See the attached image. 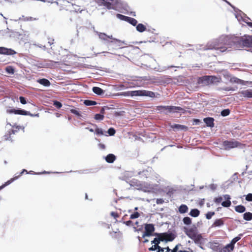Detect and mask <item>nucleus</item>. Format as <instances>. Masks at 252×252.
I'll return each instance as SVG.
<instances>
[{"label": "nucleus", "mask_w": 252, "mask_h": 252, "mask_svg": "<svg viewBox=\"0 0 252 252\" xmlns=\"http://www.w3.org/2000/svg\"><path fill=\"white\" fill-rule=\"evenodd\" d=\"M237 36L235 35H221L214 39L204 46L203 50H216L219 53H223L228 51V48H237Z\"/></svg>", "instance_id": "obj_1"}, {"label": "nucleus", "mask_w": 252, "mask_h": 252, "mask_svg": "<svg viewBox=\"0 0 252 252\" xmlns=\"http://www.w3.org/2000/svg\"><path fill=\"white\" fill-rule=\"evenodd\" d=\"M116 96H149L151 98L158 97L160 94L158 93H155L152 91L139 90L136 91H128L125 92H121L117 93L115 94Z\"/></svg>", "instance_id": "obj_2"}, {"label": "nucleus", "mask_w": 252, "mask_h": 252, "mask_svg": "<svg viewBox=\"0 0 252 252\" xmlns=\"http://www.w3.org/2000/svg\"><path fill=\"white\" fill-rule=\"evenodd\" d=\"M221 81L220 77H217L213 75H204L198 77L197 79V84L202 86H209L214 85L220 82Z\"/></svg>", "instance_id": "obj_3"}, {"label": "nucleus", "mask_w": 252, "mask_h": 252, "mask_svg": "<svg viewBox=\"0 0 252 252\" xmlns=\"http://www.w3.org/2000/svg\"><path fill=\"white\" fill-rule=\"evenodd\" d=\"M156 110L158 111L159 113L165 115L178 112L184 113V109L183 108L175 106H157Z\"/></svg>", "instance_id": "obj_4"}, {"label": "nucleus", "mask_w": 252, "mask_h": 252, "mask_svg": "<svg viewBox=\"0 0 252 252\" xmlns=\"http://www.w3.org/2000/svg\"><path fill=\"white\" fill-rule=\"evenodd\" d=\"M237 48L243 47H252V36H237Z\"/></svg>", "instance_id": "obj_5"}, {"label": "nucleus", "mask_w": 252, "mask_h": 252, "mask_svg": "<svg viewBox=\"0 0 252 252\" xmlns=\"http://www.w3.org/2000/svg\"><path fill=\"white\" fill-rule=\"evenodd\" d=\"M6 112L9 114H14L16 115H21L24 116H30L31 117H39V114H32L31 113L30 111H26L24 109L21 108H17V109H7Z\"/></svg>", "instance_id": "obj_6"}, {"label": "nucleus", "mask_w": 252, "mask_h": 252, "mask_svg": "<svg viewBox=\"0 0 252 252\" xmlns=\"http://www.w3.org/2000/svg\"><path fill=\"white\" fill-rule=\"evenodd\" d=\"M144 225L145 232L143 234L142 238L152 236L155 230L154 225L153 223H145Z\"/></svg>", "instance_id": "obj_7"}, {"label": "nucleus", "mask_w": 252, "mask_h": 252, "mask_svg": "<svg viewBox=\"0 0 252 252\" xmlns=\"http://www.w3.org/2000/svg\"><path fill=\"white\" fill-rule=\"evenodd\" d=\"M235 17L237 19L238 21L242 20L245 23H246L248 26L252 28V22H249V20H250V18L246 16V15L242 12L241 11H239V13L235 14Z\"/></svg>", "instance_id": "obj_8"}, {"label": "nucleus", "mask_w": 252, "mask_h": 252, "mask_svg": "<svg viewBox=\"0 0 252 252\" xmlns=\"http://www.w3.org/2000/svg\"><path fill=\"white\" fill-rule=\"evenodd\" d=\"M240 143L235 140L224 141L222 143V145L225 150H229L230 149L238 147Z\"/></svg>", "instance_id": "obj_9"}, {"label": "nucleus", "mask_w": 252, "mask_h": 252, "mask_svg": "<svg viewBox=\"0 0 252 252\" xmlns=\"http://www.w3.org/2000/svg\"><path fill=\"white\" fill-rule=\"evenodd\" d=\"M152 168L150 167H148L146 169L138 172V175H139L141 178H147L152 175Z\"/></svg>", "instance_id": "obj_10"}, {"label": "nucleus", "mask_w": 252, "mask_h": 252, "mask_svg": "<svg viewBox=\"0 0 252 252\" xmlns=\"http://www.w3.org/2000/svg\"><path fill=\"white\" fill-rule=\"evenodd\" d=\"M184 232L192 240L194 238L196 235L198 234L196 233V227L194 226L193 227L190 228L189 229H187L186 227L184 228Z\"/></svg>", "instance_id": "obj_11"}, {"label": "nucleus", "mask_w": 252, "mask_h": 252, "mask_svg": "<svg viewBox=\"0 0 252 252\" xmlns=\"http://www.w3.org/2000/svg\"><path fill=\"white\" fill-rule=\"evenodd\" d=\"M16 52L11 48H7L4 47H0V54L4 55H14Z\"/></svg>", "instance_id": "obj_12"}, {"label": "nucleus", "mask_w": 252, "mask_h": 252, "mask_svg": "<svg viewBox=\"0 0 252 252\" xmlns=\"http://www.w3.org/2000/svg\"><path fill=\"white\" fill-rule=\"evenodd\" d=\"M209 247L214 252H221V245L218 242H212L209 243Z\"/></svg>", "instance_id": "obj_13"}, {"label": "nucleus", "mask_w": 252, "mask_h": 252, "mask_svg": "<svg viewBox=\"0 0 252 252\" xmlns=\"http://www.w3.org/2000/svg\"><path fill=\"white\" fill-rule=\"evenodd\" d=\"M229 81L231 83L241 84L243 86L247 85L248 84V81H244L235 76L231 77V76H229Z\"/></svg>", "instance_id": "obj_14"}, {"label": "nucleus", "mask_w": 252, "mask_h": 252, "mask_svg": "<svg viewBox=\"0 0 252 252\" xmlns=\"http://www.w3.org/2000/svg\"><path fill=\"white\" fill-rule=\"evenodd\" d=\"M163 236L166 238V239H164V241L166 242L172 241L176 237V235L174 233L171 232L163 233Z\"/></svg>", "instance_id": "obj_15"}, {"label": "nucleus", "mask_w": 252, "mask_h": 252, "mask_svg": "<svg viewBox=\"0 0 252 252\" xmlns=\"http://www.w3.org/2000/svg\"><path fill=\"white\" fill-rule=\"evenodd\" d=\"M192 240H193L194 243L197 245H203L204 243V239L200 234H198L196 235L194 238L192 239Z\"/></svg>", "instance_id": "obj_16"}, {"label": "nucleus", "mask_w": 252, "mask_h": 252, "mask_svg": "<svg viewBox=\"0 0 252 252\" xmlns=\"http://www.w3.org/2000/svg\"><path fill=\"white\" fill-rule=\"evenodd\" d=\"M214 119L212 117H206L203 119L204 122L208 127H213L214 126Z\"/></svg>", "instance_id": "obj_17"}, {"label": "nucleus", "mask_w": 252, "mask_h": 252, "mask_svg": "<svg viewBox=\"0 0 252 252\" xmlns=\"http://www.w3.org/2000/svg\"><path fill=\"white\" fill-rule=\"evenodd\" d=\"M98 35L99 38L104 41H105V43H110L111 40H108L107 39L108 35L104 32H95Z\"/></svg>", "instance_id": "obj_18"}, {"label": "nucleus", "mask_w": 252, "mask_h": 252, "mask_svg": "<svg viewBox=\"0 0 252 252\" xmlns=\"http://www.w3.org/2000/svg\"><path fill=\"white\" fill-rule=\"evenodd\" d=\"M170 127L173 129H176L178 130L187 131L188 129V126L179 124H174L170 125Z\"/></svg>", "instance_id": "obj_19"}, {"label": "nucleus", "mask_w": 252, "mask_h": 252, "mask_svg": "<svg viewBox=\"0 0 252 252\" xmlns=\"http://www.w3.org/2000/svg\"><path fill=\"white\" fill-rule=\"evenodd\" d=\"M239 93L241 94V96L245 97L252 98V90L251 89L243 90Z\"/></svg>", "instance_id": "obj_20"}, {"label": "nucleus", "mask_w": 252, "mask_h": 252, "mask_svg": "<svg viewBox=\"0 0 252 252\" xmlns=\"http://www.w3.org/2000/svg\"><path fill=\"white\" fill-rule=\"evenodd\" d=\"M106 161L109 163H112L116 160V157L113 154H109L104 157Z\"/></svg>", "instance_id": "obj_21"}, {"label": "nucleus", "mask_w": 252, "mask_h": 252, "mask_svg": "<svg viewBox=\"0 0 252 252\" xmlns=\"http://www.w3.org/2000/svg\"><path fill=\"white\" fill-rule=\"evenodd\" d=\"M93 92L98 95H103L105 94V91L98 87H94L92 88Z\"/></svg>", "instance_id": "obj_22"}, {"label": "nucleus", "mask_w": 252, "mask_h": 252, "mask_svg": "<svg viewBox=\"0 0 252 252\" xmlns=\"http://www.w3.org/2000/svg\"><path fill=\"white\" fill-rule=\"evenodd\" d=\"M55 64L60 65L61 62L49 60V63H47L43 64V66L44 67L52 68L53 67L55 66Z\"/></svg>", "instance_id": "obj_23"}, {"label": "nucleus", "mask_w": 252, "mask_h": 252, "mask_svg": "<svg viewBox=\"0 0 252 252\" xmlns=\"http://www.w3.org/2000/svg\"><path fill=\"white\" fill-rule=\"evenodd\" d=\"M37 82L45 87H49L51 85L49 80L46 78L39 79L37 80Z\"/></svg>", "instance_id": "obj_24"}, {"label": "nucleus", "mask_w": 252, "mask_h": 252, "mask_svg": "<svg viewBox=\"0 0 252 252\" xmlns=\"http://www.w3.org/2000/svg\"><path fill=\"white\" fill-rule=\"evenodd\" d=\"M103 4L108 9H113L112 6L114 0H102Z\"/></svg>", "instance_id": "obj_25"}, {"label": "nucleus", "mask_w": 252, "mask_h": 252, "mask_svg": "<svg viewBox=\"0 0 252 252\" xmlns=\"http://www.w3.org/2000/svg\"><path fill=\"white\" fill-rule=\"evenodd\" d=\"M224 224L223 218L217 219L215 220L214 222L212 225V227H220Z\"/></svg>", "instance_id": "obj_26"}, {"label": "nucleus", "mask_w": 252, "mask_h": 252, "mask_svg": "<svg viewBox=\"0 0 252 252\" xmlns=\"http://www.w3.org/2000/svg\"><path fill=\"white\" fill-rule=\"evenodd\" d=\"M188 207L185 204H182L178 208V211L180 214H185L188 212Z\"/></svg>", "instance_id": "obj_27"}, {"label": "nucleus", "mask_w": 252, "mask_h": 252, "mask_svg": "<svg viewBox=\"0 0 252 252\" xmlns=\"http://www.w3.org/2000/svg\"><path fill=\"white\" fill-rule=\"evenodd\" d=\"M110 43H113L116 47H121L122 45V44L127 45L125 41H122L117 39H114V40H111Z\"/></svg>", "instance_id": "obj_28"}, {"label": "nucleus", "mask_w": 252, "mask_h": 252, "mask_svg": "<svg viewBox=\"0 0 252 252\" xmlns=\"http://www.w3.org/2000/svg\"><path fill=\"white\" fill-rule=\"evenodd\" d=\"M129 184L130 186L133 187H141L142 186L140 182L135 179L130 180Z\"/></svg>", "instance_id": "obj_29"}, {"label": "nucleus", "mask_w": 252, "mask_h": 252, "mask_svg": "<svg viewBox=\"0 0 252 252\" xmlns=\"http://www.w3.org/2000/svg\"><path fill=\"white\" fill-rule=\"evenodd\" d=\"M189 215L194 218L197 217L200 215V211L196 208L192 209L189 213Z\"/></svg>", "instance_id": "obj_30"}, {"label": "nucleus", "mask_w": 252, "mask_h": 252, "mask_svg": "<svg viewBox=\"0 0 252 252\" xmlns=\"http://www.w3.org/2000/svg\"><path fill=\"white\" fill-rule=\"evenodd\" d=\"M234 248L229 244H227L225 246L221 248V252H231Z\"/></svg>", "instance_id": "obj_31"}, {"label": "nucleus", "mask_w": 252, "mask_h": 252, "mask_svg": "<svg viewBox=\"0 0 252 252\" xmlns=\"http://www.w3.org/2000/svg\"><path fill=\"white\" fill-rule=\"evenodd\" d=\"M243 234H240L238 236L235 237L234 238L230 243H229L233 248H234V245L236 243H237L238 241H239L241 237L242 236Z\"/></svg>", "instance_id": "obj_32"}, {"label": "nucleus", "mask_w": 252, "mask_h": 252, "mask_svg": "<svg viewBox=\"0 0 252 252\" xmlns=\"http://www.w3.org/2000/svg\"><path fill=\"white\" fill-rule=\"evenodd\" d=\"M18 179V177H15L14 178H11L9 180L7 181L4 184L0 186V190L5 188L6 186L10 185L11 183L14 181L15 180Z\"/></svg>", "instance_id": "obj_33"}, {"label": "nucleus", "mask_w": 252, "mask_h": 252, "mask_svg": "<svg viewBox=\"0 0 252 252\" xmlns=\"http://www.w3.org/2000/svg\"><path fill=\"white\" fill-rule=\"evenodd\" d=\"M246 209V207L242 205H239L235 207V211L239 213L245 212Z\"/></svg>", "instance_id": "obj_34"}, {"label": "nucleus", "mask_w": 252, "mask_h": 252, "mask_svg": "<svg viewBox=\"0 0 252 252\" xmlns=\"http://www.w3.org/2000/svg\"><path fill=\"white\" fill-rule=\"evenodd\" d=\"M136 27V29L137 31L140 32H143L146 31V28L145 25H144L143 24H137Z\"/></svg>", "instance_id": "obj_35"}, {"label": "nucleus", "mask_w": 252, "mask_h": 252, "mask_svg": "<svg viewBox=\"0 0 252 252\" xmlns=\"http://www.w3.org/2000/svg\"><path fill=\"white\" fill-rule=\"evenodd\" d=\"M133 175V174L132 173L129 171H126L124 173V176L120 177V179H122V180H125L127 182L126 180L128 179L129 177H132Z\"/></svg>", "instance_id": "obj_36"}, {"label": "nucleus", "mask_w": 252, "mask_h": 252, "mask_svg": "<svg viewBox=\"0 0 252 252\" xmlns=\"http://www.w3.org/2000/svg\"><path fill=\"white\" fill-rule=\"evenodd\" d=\"M243 219L247 221L252 220V213L248 212L243 214Z\"/></svg>", "instance_id": "obj_37"}, {"label": "nucleus", "mask_w": 252, "mask_h": 252, "mask_svg": "<svg viewBox=\"0 0 252 252\" xmlns=\"http://www.w3.org/2000/svg\"><path fill=\"white\" fill-rule=\"evenodd\" d=\"M84 104L86 106H92L95 105L97 104V102L94 100L86 99L84 101Z\"/></svg>", "instance_id": "obj_38"}, {"label": "nucleus", "mask_w": 252, "mask_h": 252, "mask_svg": "<svg viewBox=\"0 0 252 252\" xmlns=\"http://www.w3.org/2000/svg\"><path fill=\"white\" fill-rule=\"evenodd\" d=\"M126 22L133 26H135L137 24V21L135 19L130 17H128Z\"/></svg>", "instance_id": "obj_39"}, {"label": "nucleus", "mask_w": 252, "mask_h": 252, "mask_svg": "<svg viewBox=\"0 0 252 252\" xmlns=\"http://www.w3.org/2000/svg\"><path fill=\"white\" fill-rule=\"evenodd\" d=\"M5 71L10 74H13L14 73V68L12 66H7L5 68Z\"/></svg>", "instance_id": "obj_40"}, {"label": "nucleus", "mask_w": 252, "mask_h": 252, "mask_svg": "<svg viewBox=\"0 0 252 252\" xmlns=\"http://www.w3.org/2000/svg\"><path fill=\"white\" fill-rule=\"evenodd\" d=\"M183 221L185 224L188 225L191 223V219L189 217H186L183 218Z\"/></svg>", "instance_id": "obj_41"}, {"label": "nucleus", "mask_w": 252, "mask_h": 252, "mask_svg": "<svg viewBox=\"0 0 252 252\" xmlns=\"http://www.w3.org/2000/svg\"><path fill=\"white\" fill-rule=\"evenodd\" d=\"M11 133L9 130H8L4 135V139L5 140H9L11 142H13V140L11 138Z\"/></svg>", "instance_id": "obj_42"}, {"label": "nucleus", "mask_w": 252, "mask_h": 252, "mask_svg": "<svg viewBox=\"0 0 252 252\" xmlns=\"http://www.w3.org/2000/svg\"><path fill=\"white\" fill-rule=\"evenodd\" d=\"M154 242H155V245H159L160 242L164 241V239L161 238V237H155L154 239Z\"/></svg>", "instance_id": "obj_43"}, {"label": "nucleus", "mask_w": 252, "mask_h": 252, "mask_svg": "<svg viewBox=\"0 0 252 252\" xmlns=\"http://www.w3.org/2000/svg\"><path fill=\"white\" fill-rule=\"evenodd\" d=\"M230 111L229 109H225L221 111L220 115L223 117H225L229 115Z\"/></svg>", "instance_id": "obj_44"}, {"label": "nucleus", "mask_w": 252, "mask_h": 252, "mask_svg": "<svg viewBox=\"0 0 252 252\" xmlns=\"http://www.w3.org/2000/svg\"><path fill=\"white\" fill-rule=\"evenodd\" d=\"M104 118V115L100 114H96L94 116V119L97 121H102L103 120Z\"/></svg>", "instance_id": "obj_45"}, {"label": "nucleus", "mask_w": 252, "mask_h": 252, "mask_svg": "<svg viewBox=\"0 0 252 252\" xmlns=\"http://www.w3.org/2000/svg\"><path fill=\"white\" fill-rule=\"evenodd\" d=\"M231 204L230 200H225L221 202V205L224 207H229Z\"/></svg>", "instance_id": "obj_46"}, {"label": "nucleus", "mask_w": 252, "mask_h": 252, "mask_svg": "<svg viewBox=\"0 0 252 252\" xmlns=\"http://www.w3.org/2000/svg\"><path fill=\"white\" fill-rule=\"evenodd\" d=\"M53 105L58 109L61 108L62 107V103L57 100L53 101Z\"/></svg>", "instance_id": "obj_47"}, {"label": "nucleus", "mask_w": 252, "mask_h": 252, "mask_svg": "<svg viewBox=\"0 0 252 252\" xmlns=\"http://www.w3.org/2000/svg\"><path fill=\"white\" fill-rule=\"evenodd\" d=\"M140 216V214L138 212H135L130 216V219H135L138 218Z\"/></svg>", "instance_id": "obj_48"}, {"label": "nucleus", "mask_w": 252, "mask_h": 252, "mask_svg": "<svg viewBox=\"0 0 252 252\" xmlns=\"http://www.w3.org/2000/svg\"><path fill=\"white\" fill-rule=\"evenodd\" d=\"M107 133L110 136H113L116 133V130L113 127H110L108 129Z\"/></svg>", "instance_id": "obj_49"}, {"label": "nucleus", "mask_w": 252, "mask_h": 252, "mask_svg": "<svg viewBox=\"0 0 252 252\" xmlns=\"http://www.w3.org/2000/svg\"><path fill=\"white\" fill-rule=\"evenodd\" d=\"M70 111L71 113L77 116L78 117H81V115L79 112L75 109H71Z\"/></svg>", "instance_id": "obj_50"}, {"label": "nucleus", "mask_w": 252, "mask_h": 252, "mask_svg": "<svg viewBox=\"0 0 252 252\" xmlns=\"http://www.w3.org/2000/svg\"><path fill=\"white\" fill-rule=\"evenodd\" d=\"M117 17L120 18L121 20H123V21H125L126 22L127 21V19L128 18V16H126L120 14H118L117 15Z\"/></svg>", "instance_id": "obj_51"}, {"label": "nucleus", "mask_w": 252, "mask_h": 252, "mask_svg": "<svg viewBox=\"0 0 252 252\" xmlns=\"http://www.w3.org/2000/svg\"><path fill=\"white\" fill-rule=\"evenodd\" d=\"M214 215H215L214 212H208L206 214V218L208 220H210L212 218L213 216H214Z\"/></svg>", "instance_id": "obj_52"}, {"label": "nucleus", "mask_w": 252, "mask_h": 252, "mask_svg": "<svg viewBox=\"0 0 252 252\" xmlns=\"http://www.w3.org/2000/svg\"><path fill=\"white\" fill-rule=\"evenodd\" d=\"M246 200L249 202L252 201V193H249L246 195Z\"/></svg>", "instance_id": "obj_53"}, {"label": "nucleus", "mask_w": 252, "mask_h": 252, "mask_svg": "<svg viewBox=\"0 0 252 252\" xmlns=\"http://www.w3.org/2000/svg\"><path fill=\"white\" fill-rule=\"evenodd\" d=\"M222 200V198L221 196H219L218 197H215L214 200V202L217 204L220 203Z\"/></svg>", "instance_id": "obj_54"}, {"label": "nucleus", "mask_w": 252, "mask_h": 252, "mask_svg": "<svg viewBox=\"0 0 252 252\" xmlns=\"http://www.w3.org/2000/svg\"><path fill=\"white\" fill-rule=\"evenodd\" d=\"M19 100H20V102L23 104H25L27 103V100H26V99L25 97L24 96H20L19 97Z\"/></svg>", "instance_id": "obj_55"}, {"label": "nucleus", "mask_w": 252, "mask_h": 252, "mask_svg": "<svg viewBox=\"0 0 252 252\" xmlns=\"http://www.w3.org/2000/svg\"><path fill=\"white\" fill-rule=\"evenodd\" d=\"M95 132L96 134H100V135L103 134V131L101 128L96 127V128L95 129Z\"/></svg>", "instance_id": "obj_56"}, {"label": "nucleus", "mask_w": 252, "mask_h": 252, "mask_svg": "<svg viewBox=\"0 0 252 252\" xmlns=\"http://www.w3.org/2000/svg\"><path fill=\"white\" fill-rule=\"evenodd\" d=\"M16 129H10L9 130L10 132H11V134H15L16 133H17L18 130H19V126H16Z\"/></svg>", "instance_id": "obj_57"}, {"label": "nucleus", "mask_w": 252, "mask_h": 252, "mask_svg": "<svg viewBox=\"0 0 252 252\" xmlns=\"http://www.w3.org/2000/svg\"><path fill=\"white\" fill-rule=\"evenodd\" d=\"M210 189L212 190H215L217 188V185L215 184H212L209 185Z\"/></svg>", "instance_id": "obj_58"}, {"label": "nucleus", "mask_w": 252, "mask_h": 252, "mask_svg": "<svg viewBox=\"0 0 252 252\" xmlns=\"http://www.w3.org/2000/svg\"><path fill=\"white\" fill-rule=\"evenodd\" d=\"M180 245V244L177 245L172 250H171V252H178L179 246Z\"/></svg>", "instance_id": "obj_59"}, {"label": "nucleus", "mask_w": 252, "mask_h": 252, "mask_svg": "<svg viewBox=\"0 0 252 252\" xmlns=\"http://www.w3.org/2000/svg\"><path fill=\"white\" fill-rule=\"evenodd\" d=\"M157 250V252H163L165 249L163 248H161L159 245H158Z\"/></svg>", "instance_id": "obj_60"}, {"label": "nucleus", "mask_w": 252, "mask_h": 252, "mask_svg": "<svg viewBox=\"0 0 252 252\" xmlns=\"http://www.w3.org/2000/svg\"><path fill=\"white\" fill-rule=\"evenodd\" d=\"M158 245H153L151 247L149 248L150 251H155L157 250Z\"/></svg>", "instance_id": "obj_61"}, {"label": "nucleus", "mask_w": 252, "mask_h": 252, "mask_svg": "<svg viewBox=\"0 0 252 252\" xmlns=\"http://www.w3.org/2000/svg\"><path fill=\"white\" fill-rule=\"evenodd\" d=\"M164 202V200L162 198H158L156 200V203L158 204H161Z\"/></svg>", "instance_id": "obj_62"}, {"label": "nucleus", "mask_w": 252, "mask_h": 252, "mask_svg": "<svg viewBox=\"0 0 252 252\" xmlns=\"http://www.w3.org/2000/svg\"><path fill=\"white\" fill-rule=\"evenodd\" d=\"M193 122V124L195 125H199L201 123L200 120L197 119H194Z\"/></svg>", "instance_id": "obj_63"}, {"label": "nucleus", "mask_w": 252, "mask_h": 252, "mask_svg": "<svg viewBox=\"0 0 252 252\" xmlns=\"http://www.w3.org/2000/svg\"><path fill=\"white\" fill-rule=\"evenodd\" d=\"M123 223L125 224L127 226H130L131 224H132V221L130 220L123 221Z\"/></svg>", "instance_id": "obj_64"}]
</instances>
